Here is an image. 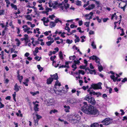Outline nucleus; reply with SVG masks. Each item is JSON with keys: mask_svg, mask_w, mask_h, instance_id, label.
I'll list each match as a JSON object with an SVG mask.
<instances>
[{"mask_svg": "<svg viewBox=\"0 0 127 127\" xmlns=\"http://www.w3.org/2000/svg\"><path fill=\"white\" fill-rule=\"evenodd\" d=\"M84 105L82 107V111L84 113L91 115L97 116L99 112L98 110L92 105H88L86 102H83Z\"/></svg>", "mask_w": 127, "mask_h": 127, "instance_id": "f257e3e1", "label": "nucleus"}, {"mask_svg": "<svg viewBox=\"0 0 127 127\" xmlns=\"http://www.w3.org/2000/svg\"><path fill=\"white\" fill-rule=\"evenodd\" d=\"M69 121H72L74 123H77L80 119V117L78 115H71L68 117Z\"/></svg>", "mask_w": 127, "mask_h": 127, "instance_id": "f03ea898", "label": "nucleus"}, {"mask_svg": "<svg viewBox=\"0 0 127 127\" xmlns=\"http://www.w3.org/2000/svg\"><path fill=\"white\" fill-rule=\"evenodd\" d=\"M85 100L88 101L89 103L93 104H95V101L94 98L93 97H91L88 95H87L85 98Z\"/></svg>", "mask_w": 127, "mask_h": 127, "instance_id": "7ed1b4c3", "label": "nucleus"}, {"mask_svg": "<svg viewBox=\"0 0 127 127\" xmlns=\"http://www.w3.org/2000/svg\"><path fill=\"white\" fill-rule=\"evenodd\" d=\"M69 4L67 3H64L63 5H62L60 6L61 11L64 12H67V9L69 7Z\"/></svg>", "mask_w": 127, "mask_h": 127, "instance_id": "20e7f679", "label": "nucleus"}, {"mask_svg": "<svg viewBox=\"0 0 127 127\" xmlns=\"http://www.w3.org/2000/svg\"><path fill=\"white\" fill-rule=\"evenodd\" d=\"M110 73L112 75L110 76L111 78L113 80L114 82H116L117 80V79L120 77V76L116 73H114L112 71H110Z\"/></svg>", "mask_w": 127, "mask_h": 127, "instance_id": "39448f33", "label": "nucleus"}, {"mask_svg": "<svg viewBox=\"0 0 127 127\" xmlns=\"http://www.w3.org/2000/svg\"><path fill=\"white\" fill-rule=\"evenodd\" d=\"M22 28L23 29V31L25 32H27L28 34L32 33V31H30V30H32V29H31L30 27H28L26 25H25L23 26Z\"/></svg>", "mask_w": 127, "mask_h": 127, "instance_id": "423d86ee", "label": "nucleus"}, {"mask_svg": "<svg viewBox=\"0 0 127 127\" xmlns=\"http://www.w3.org/2000/svg\"><path fill=\"white\" fill-rule=\"evenodd\" d=\"M102 84L101 82L98 83L97 84H92L91 86L92 88L94 89H101L102 88L101 85Z\"/></svg>", "mask_w": 127, "mask_h": 127, "instance_id": "0eeeda50", "label": "nucleus"}, {"mask_svg": "<svg viewBox=\"0 0 127 127\" xmlns=\"http://www.w3.org/2000/svg\"><path fill=\"white\" fill-rule=\"evenodd\" d=\"M112 122V119L109 118H106L101 122L104 125H107L111 123Z\"/></svg>", "mask_w": 127, "mask_h": 127, "instance_id": "6e6552de", "label": "nucleus"}, {"mask_svg": "<svg viewBox=\"0 0 127 127\" xmlns=\"http://www.w3.org/2000/svg\"><path fill=\"white\" fill-rule=\"evenodd\" d=\"M41 20L43 21L44 24L46 26L48 25L47 23L49 21L48 18H46L45 17H44L42 19H41Z\"/></svg>", "mask_w": 127, "mask_h": 127, "instance_id": "1a4fd4ad", "label": "nucleus"}, {"mask_svg": "<svg viewBox=\"0 0 127 127\" xmlns=\"http://www.w3.org/2000/svg\"><path fill=\"white\" fill-rule=\"evenodd\" d=\"M93 14V13L92 12H91L89 14L85 15V16L86 17V19L90 20L92 18V17Z\"/></svg>", "mask_w": 127, "mask_h": 127, "instance_id": "9d476101", "label": "nucleus"}, {"mask_svg": "<svg viewBox=\"0 0 127 127\" xmlns=\"http://www.w3.org/2000/svg\"><path fill=\"white\" fill-rule=\"evenodd\" d=\"M46 101L47 104H49V105H52L54 103V100L53 99H50L46 100L45 101Z\"/></svg>", "mask_w": 127, "mask_h": 127, "instance_id": "9b49d317", "label": "nucleus"}, {"mask_svg": "<svg viewBox=\"0 0 127 127\" xmlns=\"http://www.w3.org/2000/svg\"><path fill=\"white\" fill-rule=\"evenodd\" d=\"M95 7V4H92L89 5L87 7L85 8V9L87 10H90L93 9Z\"/></svg>", "mask_w": 127, "mask_h": 127, "instance_id": "f8f14e48", "label": "nucleus"}, {"mask_svg": "<svg viewBox=\"0 0 127 127\" xmlns=\"http://www.w3.org/2000/svg\"><path fill=\"white\" fill-rule=\"evenodd\" d=\"M20 87L18 86L17 83L15 84L14 86V90L16 92H18L19 91Z\"/></svg>", "mask_w": 127, "mask_h": 127, "instance_id": "ddd939ff", "label": "nucleus"}, {"mask_svg": "<svg viewBox=\"0 0 127 127\" xmlns=\"http://www.w3.org/2000/svg\"><path fill=\"white\" fill-rule=\"evenodd\" d=\"M50 76L51 77H53L52 78L53 80L55 79L57 80L58 79V77L57 73H55V74L53 75H50Z\"/></svg>", "mask_w": 127, "mask_h": 127, "instance_id": "4468645a", "label": "nucleus"}, {"mask_svg": "<svg viewBox=\"0 0 127 127\" xmlns=\"http://www.w3.org/2000/svg\"><path fill=\"white\" fill-rule=\"evenodd\" d=\"M53 80L52 78L50 77L47 80V83L48 84H50L51 83Z\"/></svg>", "mask_w": 127, "mask_h": 127, "instance_id": "2eb2a0df", "label": "nucleus"}, {"mask_svg": "<svg viewBox=\"0 0 127 127\" xmlns=\"http://www.w3.org/2000/svg\"><path fill=\"white\" fill-rule=\"evenodd\" d=\"M34 106V111H39V108L38 107L39 106V105L38 104H33Z\"/></svg>", "mask_w": 127, "mask_h": 127, "instance_id": "dca6fc26", "label": "nucleus"}, {"mask_svg": "<svg viewBox=\"0 0 127 127\" xmlns=\"http://www.w3.org/2000/svg\"><path fill=\"white\" fill-rule=\"evenodd\" d=\"M65 108L64 110L66 112H69V110L70 109V107L68 106L65 105L64 106Z\"/></svg>", "mask_w": 127, "mask_h": 127, "instance_id": "f3484780", "label": "nucleus"}, {"mask_svg": "<svg viewBox=\"0 0 127 127\" xmlns=\"http://www.w3.org/2000/svg\"><path fill=\"white\" fill-rule=\"evenodd\" d=\"M99 124L98 123H95L92 124L90 127H98Z\"/></svg>", "mask_w": 127, "mask_h": 127, "instance_id": "a211bd4d", "label": "nucleus"}, {"mask_svg": "<svg viewBox=\"0 0 127 127\" xmlns=\"http://www.w3.org/2000/svg\"><path fill=\"white\" fill-rule=\"evenodd\" d=\"M75 4L78 6H81V5L82 2L81 1L78 0H77L75 1Z\"/></svg>", "mask_w": 127, "mask_h": 127, "instance_id": "6ab92c4d", "label": "nucleus"}, {"mask_svg": "<svg viewBox=\"0 0 127 127\" xmlns=\"http://www.w3.org/2000/svg\"><path fill=\"white\" fill-rule=\"evenodd\" d=\"M54 40H53V38H52V39L51 40L46 42V44L48 46H49L51 45V44L54 42Z\"/></svg>", "mask_w": 127, "mask_h": 127, "instance_id": "aec40b11", "label": "nucleus"}, {"mask_svg": "<svg viewBox=\"0 0 127 127\" xmlns=\"http://www.w3.org/2000/svg\"><path fill=\"white\" fill-rule=\"evenodd\" d=\"M74 100L73 99L68 98L67 100V102L68 103L72 104L75 102Z\"/></svg>", "mask_w": 127, "mask_h": 127, "instance_id": "412c9836", "label": "nucleus"}, {"mask_svg": "<svg viewBox=\"0 0 127 127\" xmlns=\"http://www.w3.org/2000/svg\"><path fill=\"white\" fill-rule=\"evenodd\" d=\"M61 85V83L58 80H57L55 82V85L54 88H56V86H60Z\"/></svg>", "mask_w": 127, "mask_h": 127, "instance_id": "4be33fe9", "label": "nucleus"}, {"mask_svg": "<svg viewBox=\"0 0 127 127\" xmlns=\"http://www.w3.org/2000/svg\"><path fill=\"white\" fill-rule=\"evenodd\" d=\"M116 13H115L113 14L111 16V20H112L114 19H115L117 20V16L116 15Z\"/></svg>", "mask_w": 127, "mask_h": 127, "instance_id": "5701e85b", "label": "nucleus"}, {"mask_svg": "<svg viewBox=\"0 0 127 127\" xmlns=\"http://www.w3.org/2000/svg\"><path fill=\"white\" fill-rule=\"evenodd\" d=\"M88 70L89 71V73L91 74H95V70H90L89 68L88 69Z\"/></svg>", "mask_w": 127, "mask_h": 127, "instance_id": "b1692460", "label": "nucleus"}, {"mask_svg": "<svg viewBox=\"0 0 127 127\" xmlns=\"http://www.w3.org/2000/svg\"><path fill=\"white\" fill-rule=\"evenodd\" d=\"M25 17L26 18V19L27 20H30V21H32V18L30 16V15H26L25 16Z\"/></svg>", "mask_w": 127, "mask_h": 127, "instance_id": "393cba45", "label": "nucleus"}, {"mask_svg": "<svg viewBox=\"0 0 127 127\" xmlns=\"http://www.w3.org/2000/svg\"><path fill=\"white\" fill-rule=\"evenodd\" d=\"M56 57V56H52L50 58V60L53 61V64L54 63H56L55 61H54V59H55Z\"/></svg>", "mask_w": 127, "mask_h": 127, "instance_id": "a878e982", "label": "nucleus"}, {"mask_svg": "<svg viewBox=\"0 0 127 127\" xmlns=\"http://www.w3.org/2000/svg\"><path fill=\"white\" fill-rule=\"evenodd\" d=\"M18 79L19 80L20 83H21L22 80L23 79V76H20L19 75H18Z\"/></svg>", "mask_w": 127, "mask_h": 127, "instance_id": "bb28decb", "label": "nucleus"}, {"mask_svg": "<svg viewBox=\"0 0 127 127\" xmlns=\"http://www.w3.org/2000/svg\"><path fill=\"white\" fill-rule=\"evenodd\" d=\"M15 41L17 42L16 43L17 46H19L20 44V42L18 38H16L15 39Z\"/></svg>", "mask_w": 127, "mask_h": 127, "instance_id": "cd10ccee", "label": "nucleus"}, {"mask_svg": "<svg viewBox=\"0 0 127 127\" xmlns=\"http://www.w3.org/2000/svg\"><path fill=\"white\" fill-rule=\"evenodd\" d=\"M11 7L14 8L15 10H17V6L15 5L13 3H11Z\"/></svg>", "mask_w": 127, "mask_h": 127, "instance_id": "c85d7f7f", "label": "nucleus"}, {"mask_svg": "<svg viewBox=\"0 0 127 127\" xmlns=\"http://www.w3.org/2000/svg\"><path fill=\"white\" fill-rule=\"evenodd\" d=\"M48 3L49 6L50 7L54 6V5L53 2H52L51 1H49Z\"/></svg>", "mask_w": 127, "mask_h": 127, "instance_id": "c756f323", "label": "nucleus"}, {"mask_svg": "<svg viewBox=\"0 0 127 127\" xmlns=\"http://www.w3.org/2000/svg\"><path fill=\"white\" fill-rule=\"evenodd\" d=\"M39 92L38 91H37L36 92H30L31 94L33 96H34L35 95H36L37 94H39Z\"/></svg>", "mask_w": 127, "mask_h": 127, "instance_id": "7c9ffc66", "label": "nucleus"}, {"mask_svg": "<svg viewBox=\"0 0 127 127\" xmlns=\"http://www.w3.org/2000/svg\"><path fill=\"white\" fill-rule=\"evenodd\" d=\"M91 45L92 46V47L93 49H96V46L95 44V43L94 41H93L91 42Z\"/></svg>", "mask_w": 127, "mask_h": 127, "instance_id": "2f4dec72", "label": "nucleus"}, {"mask_svg": "<svg viewBox=\"0 0 127 127\" xmlns=\"http://www.w3.org/2000/svg\"><path fill=\"white\" fill-rule=\"evenodd\" d=\"M98 66L99 71L101 72L103 69V67L100 64H98Z\"/></svg>", "mask_w": 127, "mask_h": 127, "instance_id": "473e14b6", "label": "nucleus"}, {"mask_svg": "<svg viewBox=\"0 0 127 127\" xmlns=\"http://www.w3.org/2000/svg\"><path fill=\"white\" fill-rule=\"evenodd\" d=\"M56 25L55 23L54 22H51L50 23V26L51 28L54 27Z\"/></svg>", "mask_w": 127, "mask_h": 127, "instance_id": "72a5a7b5", "label": "nucleus"}, {"mask_svg": "<svg viewBox=\"0 0 127 127\" xmlns=\"http://www.w3.org/2000/svg\"><path fill=\"white\" fill-rule=\"evenodd\" d=\"M34 122L35 123L34 125L35 126H37L38 125V120L37 119H35V118L34 117Z\"/></svg>", "mask_w": 127, "mask_h": 127, "instance_id": "f704fd0d", "label": "nucleus"}, {"mask_svg": "<svg viewBox=\"0 0 127 127\" xmlns=\"http://www.w3.org/2000/svg\"><path fill=\"white\" fill-rule=\"evenodd\" d=\"M59 57L61 60H63V59L62 53V51L60 52Z\"/></svg>", "mask_w": 127, "mask_h": 127, "instance_id": "c9c22d12", "label": "nucleus"}, {"mask_svg": "<svg viewBox=\"0 0 127 127\" xmlns=\"http://www.w3.org/2000/svg\"><path fill=\"white\" fill-rule=\"evenodd\" d=\"M37 67L40 72H41L43 69V68L41 67L40 65H37Z\"/></svg>", "mask_w": 127, "mask_h": 127, "instance_id": "e433bc0d", "label": "nucleus"}, {"mask_svg": "<svg viewBox=\"0 0 127 127\" xmlns=\"http://www.w3.org/2000/svg\"><path fill=\"white\" fill-rule=\"evenodd\" d=\"M58 111L56 109H54L53 110H51L50 112V114H52L53 113H55L57 112Z\"/></svg>", "mask_w": 127, "mask_h": 127, "instance_id": "4c0bfd02", "label": "nucleus"}, {"mask_svg": "<svg viewBox=\"0 0 127 127\" xmlns=\"http://www.w3.org/2000/svg\"><path fill=\"white\" fill-rule=\"evenodd\" d=\"M76 58V57L75 55L71 56L69 57V59L70 60H73L75 59Z\"/></svg>", "mask_w": 127, "mask_h": 127, "instance_id": "58836bf2", "label": "nucleus"}, {"mask_svg": "<svg viewBox=\"0 0 127 127\" xmlns=\"http://www.w3.org/2000/svg\"><path fill=\"white\" fill-rule=\"evenodd\" d=\"M70 62L69 61H67L65 62V65H64L65 67H67V68H69V67L68 65L69 63Z\"/></svg>", "mask_w": 127, "mask_h": 127, "instance_id": "ea45409f", "label": "nucleus"}, {"mask_svg": "<svg viewBox=\"0 0 127 127\" xmlns=\"http://www.w3.org/2000/svg\"><path fill=\"white\" fill-rule=\"evenodd\" d=\"M90 22H86L84 23V25L86 26V27H89Z\"/></svg>", "mask_w": 127, "mask_h": 127, "instance_id": "a19ab883", "label": "nucleus"}, {"mask_svg": "<svg viewBox=\"0 0 127 127\" xmlns=\"http://www.w3.org/2000/svg\"><path fill=\"white\" fill-rule=\"evenodd\" d=\"M97 57L93 55V56H91L89 58L90 59H92L93 60H95L96 58H97Z\"/></svg>", "mask_w": 127, "mask_h": 127, "instance_id": "79ce46f5", "label": "nucleus"}, {"mask_svg": "<svg viewBox=\"0 0 127 127\" xmlns=\"http://www.w3.org/2000/svg\"><path fill=\"white\" fill-rule=\"evenodd\" d=\"M38 7H39V10H44V8L42 6V4H39L38 5Z\"/></svg>", "mask_w": 127, "mask_h": 127, "instance_id": "37998d69", "label": "nucleus"}, {"mask_svg": "<svg viewBox=\"0 0 127 127\" xmlns=\"http://www.w3.org/2000/svg\"><path fill=\"white\" fill-rule=\"evenodd\" d=\"M75 64H73L72 66V67L74 68V69H73V71H74L76 68H77V67L76 66V64L75 63Z\"/></svg>", "mask_w": 127, "mask_h": 127, "instance_id": "c03bdc74", "label": "nucleus"}, {"mask_svg": "<svg viewBox=\"0 0 127 127\" xmlns=\"http://www.w3.org/2000/svg\"><path fill=\"white\" fill-rule=\"evenodd\" d=\"M81 59V58H80L78 60H77V61L74 60V62L76 64H78L80 62L79 60H80Z\"/></svg>", "mask_w": 127, "mask_h": 127, "instance_id": "a18cd8bd", "label": "nucleus"}, {"mask_svg": "<svg viewBox=\"0 0 127 127\" xmlns=\"http://www.w3.org/2000/svg\"><path fill=\"white\" fill-rule=\"evenodd\" d=\"M34 59L36 60H37L38 61H39L41 59V57H39L38 56H36L34 57Z\"/></svg>", "mask_w": 127, "mask_h": 127, "instance_id": "49530a36", "label": "nucleus"}, {"mask_svg": "<svg viewBox=\"0 0 127 127\" xmlns=\"http://www.w3.org/2000/svg\"><path fill=\"white\" fill-rule=\"evenodd\" d=\"M95 61L98 64H100V60L98 58H97L95 60Z\"/></svg>", "mask_w": 127, "mask_h": 127, "instance_id": "de8ad7c7", "label": "nucleus"}, {"mask_svg": "<svg viewBox=\"0 0 127 127\" xmlns=\"http://www.w3.org/2000/svg\"><path fill=\"white\" fill-rule=\"evenodd\" d=\"M36 116L37 118L36 119H37L38 120L42 118V117L40 115H38V114H36Z\"/></svg>", "mask_w": 127, "mask_h": 127, "instance_id": "09e8293b", "label": "nucleus"}, {"mask_svg": "<svg viewBox=\"0 0 127 127\" xmlns=\"http://www.w3.org/2000/svg\"><path fill=\"white\" fill-rule=\"evenodd\" d=\"M78 72L79 74H81L82 75H84L85 72L83 70H79L78 71Z\"/></svg>", "mask_w": 127, "mask_h": 127, "instance_id": "8fccbe9b", "label": "nucleus"}, {"mask_svg": "<svg viewBox=\"0 0 127 127\" xmlns=\"http://www.w3.org/2000/svg\"><path fill=\"white\" fill-rule=\"evenodd\" d=\"M24 39H25L26 41H27L28 40V35L27 34H25L24 35Z\"/></svg>", "mask_w": 127, "mask_h": 127, "instance_id": "3c124183", "label": "nucleus"}, {"mask_svg": "<svg viewBox=\"0 0 127 127\" xmlns=\"http://www.w3.org/2000/svg\"><path fill=\"white\" fill-rule=\"evenodd\" d=\"M28 12L26 13L27 14H28L29 13H31L32 11V9H27Z\"/></svg>", "mask_w": 127, "mask_h": 127, "instance_id": "603ef678", "label": "nucleus"}, {"mask_svg": "<svg viewBox=\"0 0 127 127\" xmlns=\"http://www.w3.org/2000/svg\"><path fill=\"white\" fill-rule=\"evenodd\" d=\"M51 32V31H48L45 32L44 33V34L45 35L47 36L49 34V33H50Z\"/></svg>", "mask_w": 127, "mask_h": 127, "instance_id": "864d4df0", "label": "nucleus"}, {"mask_svg": "<svg viewBox=\"0 0 127 127\" xmlns=\"http://www.w3.org/2000/svg\"><path fill=\"white\" fill-rule=\"evenodd\" d=\"M127 5V3L123 7H120V6H119V7H120L121 9H122L123 10V11H125V8L126 6Z\"/></svg>", "mask_w": 127, "mask_h": 127, "instance_id": "5fc2aeb1", "label": "nucleus"}, {"mask_svg": "<svg viewBox=\"0 0 127 127\" xmlns=\"http://www.w3.org/2000/svg\"><path fill=\"white\" fill-rule=\"evenodd\" d=\"M88 88L89 86H84L82 87V88L84 90H86L87 89H88Z\"/></svg>", "mask_w": 127, "mask_h": 127, "instance_id": "6e6d98bb", "label": "nucleus"}, {"mask_svg": "<svg viewBox=\"0 0 127 127\" xmlns=\"http://www.w3.org/2000/svg\"><path fill=\"white\" fill-rule=\"evenodd\" d=\"M80 39L79 38V37H77L76 38L75 40V43L77 42H78L80 41Z\"/></svg>", "mask_w": 127, "mask_h": 127, "instance_id": "4d7b16f0", "label": "nucleus"}, {"mask_svg": "<svg viewBox=\"0 0 127 127\" xmlns=\"http://www.w3.org/2000/svg\"><path fill=\"white\" fill-rule=\"evenodd\" d=\"M89 1H88L86 3V4H85L83 6V7H85L89 4Z\"/></svg>", "mask_w": 127, "mask_h": 127, "instance_id": "13d9d810", "label": "nucleus"}, {"mask_svg": "<svg viewBox=\"0 0 127 127\" xmlns=\"http://www.w3.org/2000/svg\"><path fill=\"white\" fill-rule=\"evenodd\" d=\"M60 41H56V43L58 44H60L61 43H63V40L62 39H60Z\"/></svg>", "mask_w": 127, "mask_h": 127, "instance_id": "bf43d9fd", "label": "nucleus"}, {"mask_svg": "<svg viewBox=\"0 0 127 127\" xmlns=\"http://www.w3.org/2000/svg\"><path fill=\"white\" fill-rule=\"evenodd\" d=\"M83 24V22L82 20H79L78 21V24L79 26H81Z\"/></svg>", "mask_w": 127, "mask_h": 127, "instance_id": "052dcab7", "label": "nucleus"}, {"mask_svg": "<svg viewBox=\"0 0 127 127\" xmlns=\"http://www.w3.org/2000/svg\"><path fill=\"white\" fill-rule=\"evenodd\" d=\"M82 39L81 42H83L85 41L84 40L83 38H85V36H81L80 37Z\"/></svg>", "mask_w": 127, "mask_h": 127, "instance_id": "680f3d73", "label": "nucleus"}, {"mask_svg": "<svg viewBox=\"0 0 127 127\" xmlns=\"http://www.w3.org/2000/svg\"><path fill=\"white\" fill-rule=\"evenodd\" d=\"M55 16L54 15H50L49 16V17L50 18L51 20H53V18H55Z\"/></svg>", "mask_w": 127, "mask_h": 127, "instance_id": "e2e57ef3", "label": "nucleus"}, {"mask_svg": "<svg viewBox=\"0 0 127 127\" xmlns=\"http://www.w3.org/2000/svg\"><path fill=\"white\" fill-rule=\"evenodd\" d=\"M65 29L67 30L69 32H70V29L68 27H65Z\"/></svg>", "mask_w": 127, "mask_h": 127, "instance_id": "0e129e2a", "label": "nucleus"}, {"mask_svg": "<svg viewBox=\"0 0 127 127\" xmlns=\"http://www.w3.org/2000/svg\"><path fill=\"white\" fill-rule=\"evenodd\" d=\"M96 18L99 23H100L101 22V20L99 19V18L98 17H96Z\"/></svg>", "mask_w": 127, "mask_h": 127, "instance_id": "69168bd1", "label": "nucleus"}, {"mask_svg": "<svg viewBox=\"0 0 127 127\" xmlns=\"http://www.w3.org/2000/svg\"><path fill=\"white\" fill-rule=\"evenodd\" d=\"M65 34V32H63L62 33V34H61V36L63 38H64L65 37L64 35Z\"/></svg>", "mask_w": 127, "mask_h": 127, "instance_id": "338daca9", "label": "nucleus"}, {"mask_svg": "<svg viewBox=\"0 0 127 127\" xmlns=\"http://www.w3.org/2000/svg\"><path fill=\"white\" fill-rule=\"evenodd\" d=\"M79 67L81 69H84L86 68V66L84 65H80Z\"/></svg>", "mask_w": 127, "mask_h": 127, "instance_id": "774afa93", "label": "nucleus"}]
</instances>
